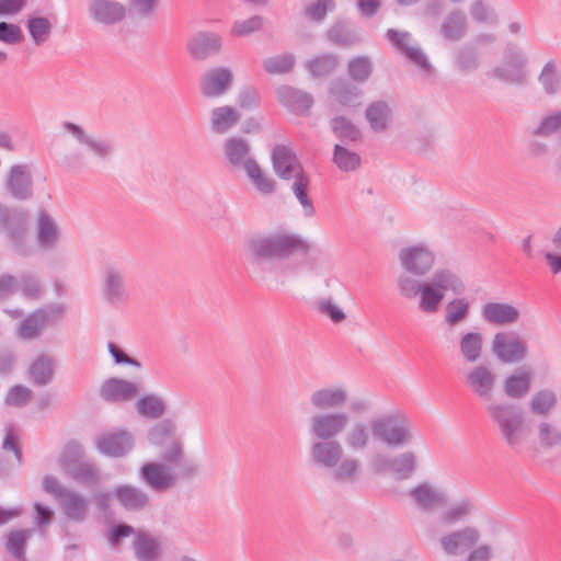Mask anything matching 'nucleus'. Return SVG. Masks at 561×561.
Returning a JSON list of instances; mask_svg holds the SVG:
<instances>
[{"label":"nucleus","mask_w":561,"mask_h":561,"mask_svg":"<svg viewBox=\"0 0 561 561\" xmlns=\"http://www.w3.org/2000/svg\"><path fill=\"white\" fill-rule=\"evenodd\" d=\"M404 273L397 277L399 295L407 300L417 299V308L425 314H435L446 293L462 295L466 284L458 273L448 267L437 268L422 282L416 277L427 275L435 265L434 251L424 243H415L400 249L398 253Z\"/></svg>","instance_id":"1"},{"label":"nucleus","mask_w":561,"mask_h":561,"mask_svg":"<svg viewBox=\"0 0 561 561\" xmlns=\"http://www.w3.org/2000/svg\"><path fill=\"white\" fill-rule=\"evenodd\" d=\"M310 243L300 234L279 230L250 237L244 244V253L251 264L252 276L263 285L284 284L282 274L285 268L279 261L296 253L307 254Z\"/></svg>","instance_id":"2"},{"label":"nucleus","mask_w":561,"mask_h":561,"mask_svg":"<svg viewBox=\"0 0 561 561\" xmlns=\"http://www.w3.org/2000/svg\"><path fill=\"white\" fill-rule=\"evenodd\" d=\"M161 462H146L140 468L141 480L153 491L162 493L180 480H188L198 472L196 461L185 455L183 444L172 439L161 451Z\"/></svg>","instance_id":"3"},{"label":"nucleus","mask_w":561,"mask_h":561,"mask_svg":"<svg viewBox=\"0 0 561 561\" xmlns=\"http://www.w3.org/2000/svg\"><path fill=\"white\" fill-rule=\"evenodd\" d=\"M309 456L317 468L330 470L334 481L352 483L358 478L360 462L353 457H344V447L337 439L312 438Z\"/></svg>","instance_id":"4"},{"label":"nucleus","mask_w":561,"mask_h":561,"mask_svg":"<svg viewBox=\"0 0 561 561\" xmlns=\"http://www.w3.org/2000/svg\"><path fill=\"white\" fill-rule=\"evenodd\" d=\"M491 422L503 442L517 449L526 439L525 419L519 407L504 401H492L484 405Z\"/></svg>","instance_id":"5"},{"label":"nucleus","mask_w":561,"mask_h":561,"mask_svg":"<svg viewBox=\"0 0 561 561\" xmlns=\"http://www.w3.org/2000/svg\"><path fill=\"white\" fill-rule=\"evenodd\" d=\"M373 438L390 448L410 445L414 438L411 420L401 411L375 416L370 420Z\"/></svg>","instance_id":"6"},{"label":"nucleus","mask_w":561,"mask_h":561,"mask_svg":"<svg viewBox=\"0 0 561 561\" xmlns=\"http://www.w3.org/2000/svg\"><path fill=\"white\" fill-rule=\"evenodd\" d=\"M101 296L111 308H123L130 297L126 270L115 263L107 264L101 273Z\"/></svg>","instance_id":"7"},{"label":"nucleus","mask_w":561,"mask_h":561,"mask_svg":"<svg viewBox=\"0 0 561 561\" xmlns=\"http://www.w3.org/2000/svg\"><path fill=\"white\" fill-rule=\"evenodd\" d=\"M491 351L503 364L524 362L529 354L527 342L514 331H499L491 341Z\"/></svg>","instance_id":"8"},{"label":"nucleus","mask_w":561,"mask_h":561,"mask_svg":"<svg viewBox=\"0 0 561 561\" xmlns=\"http://www.w3.org/2000/svg\"><path fill=\"white\" fill-rule=\"evenodd\" d=\"M351 416L343 411L314 413L308 422L311 438L336 439L350 426Z\"/></svg>","instance_id":"9"},{"label":"nucleus","mask_w":561,"mask_h":561,"mask_svg":"<svg viewBox=\"0 0 561 561\" xmlns=\"http://www.w3.org/2000/svg\"><path fill=\"white\" fill-rule=\"evenodd\" d=\"M463 382L481 402H492L497 386L495 370L486 364H474L463 375Z\"/></svg>","instance_id":"10"},{"label":"nucleus","mask_w":561,"mask_h":561,"mask_svg":"<svg viewBox=\"0 0 561 561\" xmlns=\"http://www.w3.org/2000/svg\"><path fill=\"white\" fill-rule=\"evenodd\" d=\"M65 312L66 306L61 304H50L39 308L20 323L19 335L27 340L35 339L49 323L60 319Z\"/></svg>","instance_id":"11"},{"label":"nucleus","mask_w":561,"mask_h":561,"mask_svg":"<svg viewBox=\"0 0 561 561\" xmlns=\"http://www.w3.org/2000/svg\"><path fill=\"white\" fill-rule=\"evenodd\" d=\"M481 538L478 528L465 526L462 528L444 534L438 542L444 554L459 557L474 548Z\"/></svg>","instance_id":"12"},{"label":"nucleus","mask_w":561,"mask_h":561,"mask_svg":"<svg viewBox=\"0 0 561 561\" xmlns=\"http://www.w3.org/2000/svg\"><path fill=\"white\" fill-rule=\"evenodd\" d=\"M225 162L231 171H244L256 160L250 140L241 136L228 137L222 145Z\"/></svg>","instance_id":"13"},{"label":"nucleus","mask_w":561,"mask_h":561,"mask_svg":"<svg viewBox=\"0 0 561 561\" xmlns=\"http://www.w3.org/2000/svg\"><path fill=\"white\" fill-rule=\"evenodd\" d=\"M234 81V75L229 67H214L206 70L199 80L202 94L207 99H218L227 94Z\"/></svg>","instance_id":"14"},{"label":"nucleus","mask_w":561,"mask_h":561,"mask_svg":"<svg viewBox=\"0 0 561 561\" xmlns=\"http://www.w3.org/2000/svg\"><path fill=\"white\" fill-rule=\"evenodd\" d=\"M7 193L16 201H27L33 196V179L28 164H13L4 178Z\"/></svg>","instance_id":"15"},{"label":"nucleus","mask_w":561,"mask_h":561,"mask_svg":"<svg viewBox=\"0 0 561 561\" xmlns=\"http://www.w3.org/2000/svg\"><path fill=\"white\" fill-rule=\"evenodd\" d=\"M386 37L402 55L415 64L425 76L434 73V68L423 50L417 46L410 45L411 34L409 32L389 28Z\"/></svg>","instance_id":"16"},{"label":"nucleus","mask_w":561,"mask_h":561,"mask_svg":"<svg viewBox=\"0 0 561 561\" xmlns=\"http://www.w3.org/2000/svg\"><path fill=\"white\" fill-rule=\"evenodd\" d=\"M81 446L77 443H69L64 456V466L68 474L76 481L84 484H94L98 482V470L90 462L79 461L81 456Z\"/></svg>","instance_id":"17"},{"label":"nucleus","mask_w":561,"mask_h":561,"mask_svg":"<svg viewBox=\"0 0 561 561\" xmlns=\"http://www.w3.org/2000/svg\"><path fill=\"white\" fill-rule=\"evenodd\" d=\"M61 237L60 228L50 213L41 209L35 220V241L37 249L49 252L57 248Z\"/></svg>","instance_id":"18"},{"label":"nucleus","mask_w":561,"mask_h":561,"mask_svg":"<svg viewBox=\"0 0 561 561\" xmlns=\"http://www.w3.org/2000/svg\"><path fill=\"white\" fill-rule=\"evenodd\" d=\"M272 163L275 174L282 180H295L306 174L296 153L285 145H276L273 148Z\"/></svg>","instance_id":"19"},{"label":"nucleus","mask_w":561,"mask_h":561,"mask_svg":"<svg viewBox=\"0 0 561 561\" xmlns=\"http://www.w3.org/2000/svg\"><path fill=\"white\" fill-rule=\"evenodd\" d=\"M90 19L100 25L112 26L121 23L127 14V8L115 0H91L88 5Z\"/></svg>","instance_id":"20"},{"label":"nucleus","mask_w":561,"mask_h":561,"mask_svg":"<svg viewBox=\"0 0 561 561\" xmlns=\"http://www.w3.org/2000/svg\"><path fill=\"white\" fill-rule=\"evenodd\" d=\"M348 399V391L344 387H322L310 393L309 404L317 413L331 412L345 407Z\"/></svg>","instance_id":"21"},{"label":"nucleus","mask_w":561,"mask_h":561,"mask_svg":"<svg viewBox=\"0 0 561 561\" xmlns=\"http://www.w3.org/2000/svg\"><path fill=\"white\" fill-rule=\"evenodd\" d=\"M62 128L67 130L80 145L85 146L96 158L110 159L114 152V144L110 139H100L88 134L81 126L65 122Z\"/></svg>","instance_id":"22"},{"label":"nucleus","mask_w":561,"mask_h":561,"mask_svg":"<svg viewBox=\"0 0 561 561\" xmlns=\"http://www.w3.org/2000/svg\"><path fill=\"white\" fill-rule=\"evenodd\" d=\"M98 450L110 457H123L134 447L131 434L125 430L105 433L95 440Z\"/></svg>","instance_id":"23"},{"label":"nucleus","mask_w":561,"mask_h":561,"mask_svg":"<svg viewBox=\"0 0 561 561\" xmlns=\"http://www.w3.org/2000/svg\"><path fill=\"white\" fill-rule=\"evenodd\" d=\"M99 393L102 399L108 402H128L137 397L139 387L136 382L114 377L103 381Z\"/></svg>","instance_id":"24"},{"label":"nucleus","mask_w":561,"mask_h":561,"mask_svg":"<svg viewBox=\"0 0 561 561\" xmlns=\"http://www.w3.org/2000/svg\"><path fill=\"white\" fill-rule=\"evenodd\" d=\"M221 47V36L209 32H199L187 42V50L195 60H205L217 55Z\"/></svg>","instance_id":"25"},{"label":"nucleus","mask_w":561,"mask_h":561,"mask_svg":"<svg viewBox=\"0 0 561 561\" xmlns=\"http://www.w3.org/2000/svg\"><path fill=\"white\" fill-rule=\"evenodd\" d=\"M276 98L283 106L296 115L308 114L313 104V99L309 93L289 85L278 87Z\"/></svg>","instance_id":"26"},{"label":"nucleus","mask_w":561,"mask_h":561,"mask_svg":"<svg viewBox=\"0 0 561 561\" xmlns=\"http://www.w3.org/2000/svg\"><path fill=\"white\" fill-rule=\"evenodd\" d=\"M410 496L422 512H432L446 504L445 493L428 481L411 489Z\"/></svg>","instance_id":"27"},{"label":"nucleus","mask_w":561,"mask_h":561,"mask_svg":"<svg viewBox=\"0 0 561 561\" xmlns=\"http://www.w3.org/2000/svg\"><path fill=\"white\" fill-rule=\"evenodd\" d=\"M458 354L468 364H477L483 356L484 337L478 330L463 331L458 337Z\"/></svg>","instance_id":"28"},{"label":"nucleus","mask_w":561,"mask_h":561,"mask_svg":"<svg viewBox=\"0 0 561 561\" xmlns=\"http://www.w3.org/2000/svg\"><path fill=\"white\" fill-rule=\"evenodd\" d=\"M482 319L492 325H511L519 320V310L506 302H488L481 308Z\"/></svg>","instance_id":"29"},{"label":"nucleus","mask_w":561,"mask_h":561,"mask_svg":"<svg viewBox=\"0 0 561 561\" xmlns=\"http://www.w3.org/2000/svg\"><path fill=\"white\" fill-rule=\"evenodd\" d=\"M439 33L448 42L461 41L468 33V19L460 9L450 10L442 20Z\"/></svg>","instance_id":"30"},{"label":"nucleus","mask_w":561,"mask_h":561,"mask_svg":"<svg viewBox=\"0 0 561 561\" xmlns=\"http://www.w3.org/2000/svg\"><path fill=\"white\" fill-rule=\"evenodd\" d=\"M113 494L122 507L129 512L142 511L150 503V497L145 490L130 484L118 485Z\"/></svg>","instance_id":"31"},{"label":"nucleus","mask_w":561,"mask_h":561,"mask_svg":"<svg viewBox=\"0 0 561 561\" xmlns=\"http://www.w3.org/2000/svg\"><path fill=\"white\" fill-rule=\"evenodd\" d=\"M531 385V370L526 367H520L504 379L503 391L510 399H523L530 391Z\"/></svg>","instance_id":"32"},{"label":"nucleus","mask_w":561,"mask_h":561,"mask_svg":"<svg viewBox=\"0 0 561 561\" xmlns=\"http://www.w3.org/2000/svg\"><path fill=\"white\" fill-rule=\"evenodd\" d=\"M530 138H551L561 131V110H552L525 129Z\"/></svg>","instance_id":"33"},{"label":"nucleus","mask_w":561,"mask_h":561,"mask_svg":"<svg viewBox=\"0 0 561 561\" xmlns=\"http://www.w3.org/2000/svg\"><path fill=\"white\" fill-rule=\"evenodd\" d=\"M209 116L210 130L218 135L227 134L240 119L238 110L230 105L214 107Z\"/></svg>","instance_id":"34"},{"label":"nucleus","mask_w":561,"mask_h":561,"mask_svg":"<svg viewBox=\"0 0 561 561\" xmlns=\"http://www.w3.org/2000/svg\"><path fill=\"white\" fill-rule=\"evenodd\" d=\"M476 512V504L471 497L463 496L449 506L440 514V522L446 526H454L467 520Z\"/></svg>","instance_id":"35"},{"label":"nucleus","mask_w":561,"mask_h":561,"mask_svg":"<svg viewBox=\"0 0 561 561\" xmlns=\"http://www.w3.org/2000/svg\"><path fill=\"white\" fill-rule=\"evenodd\" d=\"M370 128L376 133L385 131L392 118V110L386 101H375L368 104L365 111Z\"/></svg>","instance_id":"36"},{"label":"nucleus","mask_w":561,"mask_h":561,"mask_svg":"<svg viewBox=\"0 0 561 561\" xmlns=\"http://www.w3.org/2000/svg\"><path fill=\"white\" fill-rule=\"evenodd\" d=\"M330 93L333 100L342 106L355 107L360 104V89L347 80H335L330 88Z\"/></svg>","instance_id":"37"},{"label":"nucleus","mask_w":561,"mask_h":561,"mask_svg":"<svg viewBox=\"0 0 561 561\" xmlns=\"http://www.w3.org/2000/svg\"><path fill=\"white\" fill-rule=\"evenodd\" d=\"M12 252L20 257H30L36 253V247L28 238L27 220L5 236Z\"/></svg>","instance_id":"38"},{"label":"nucleus","mask_w":561,"mask_h":561,"mask_svg":"<svg viewBox=\"0 0 561 561\" xmlns=\"http://www.w3.org/2000/svg\"><path fill=\"white\" fill-rule=\"evenodd\" d=\"M471 304L465 297L449 300L444 310L443 323L448 329H454L460 323L466 322L470 317Z\"/></svg>","instance_id":"39"},{"label":"nucleus","mask_w":561,"mask_h":561,"mask_svg":"<svg viewBox=\"0 0 561 561\" xmlns=\"http://www.w3.org/2000/svg\"><path fill=\"white\" fill-rule=\"evenodd\" d=\"M59 502L68 518L75 522H82L85 519L89 510V502L85 497L69 489Z\"/></svg>","instance_id":"40"},{"label":"nucleus","mask_w":561,"mask_h":561,"mask_svg":"<svg viewBox=\"0 0 561 561\" xmlns=\"http://www.w3.org/2000/svg\"><path fill=\"white\" fill-rule=\"evenodd\" d=\"M134 551L138 561H156L161 554V542L158 538L139 531L134 539Z\"/></svg>","instance_id":"41"},{"label":"nucleus","mask_w":561,"mask_h":561,"mask_svg":"<svg viewBox=\"0 0 561 561\" xmlns=\"http://www.w3.org/2000/svg\"><path fill=\"white\" fill-rule=\"evenodd\" d=\"M373 434L370 423L355 422L344 436L346 447L352 451L366 450L371 442Z\"/></svg>","instance_id":"42"},{"label":"nucleus","mask_w":561,"mask_h":561,"mask_svg":"<svg viewBox=\"0 0 561 561\" xmlns=\"http://www.w3.org/2000/svg\"><path fill=\"white\" fill-rule=\"evenodd\" d=\"M419 459L414 451L405 450L392 455V474L398 480L411 478L417 470Z\"/></svg>","instance_id":"43"},{"label":"nucleus","mask_w":561,"mask_h":561,"mask_svg":"<svg viewBox=\"0 0 561 561\" xmlns=\"http://www.w3.org/2000/svg\"><path fill=\"white\" fill-rule=\"evenodd\" d=\"M526 64V57L518 53L516 54L514 60L508 62L505 66L496 67L493 70V76L510 83H523L525 81L526 75L523 70V67Z\"/></svg>","instance_id":"44"},{"label":"nucleus","mask_w":561,"mask_h":561,"mask_svg":"<svg viewBox=\"0 0 561 561\" xmlns=\"http://www.w3.org/2000/svg\"><path fill=\"white\" fill-rule=\"evenodd\" d=\"M136 409L141 416L156 420L165 413L167 404L161 396L150 393L138 399L136 402Z\"/></svg>","instance_id":"45"},{"label":"nucleus","mask_w":561,"mask_h":561,"mask_svg":"<svg viewBox=\"0 0 561 561\" xmlns=\"http://www.w3.org/2000/svg\"><path fill=\"white\" fill-rule=\"evenodd\" d=\"M330 127L334 136L341 142H357L362 138L359 128L348 118L336 116L330 121Z\"/></svg>","instance_id":"46"},{"label":"nucleus","mask_w":561,"mask_h":561,"mask_svg":"<svg viewBox=\"0 0 561 561\" xmlns=\"http://www.w3.org/2000/svg\"><path fill=\"white\" fill-rule=\"evenodd\" d=\"M26 28L34 45L45 44L53 31V24L46 16L30 15L26 20Z\"/></svg>","instance_id":"47"},{"label":"nucleus","mask_w":561,"mask_h":561,"mask_svg":"<svg viewBox=\"0 0 561 561\" xmlns=\"http://www.w3.org/2000/svg\"><path fill=\"white\" fill-rule=\"evenodd\" d=\"M558 402L557 393L549 388L536 391L529 400V409L537 415H549Z\"/></svg>","instance_id":"48"},{"label":"nucleus","mask_w":561,"mask_h":561,"mask_svg":"<svg viewBox=\"0 0 561 561\" xmlns=\"http://www.w3.org/2000/svg\"><path fill=\"white\" fill-rule=\"evenodd\" d=\"M27 220L26 213L0 203V231L7 236Z\"/></svg>","instance_id":"49"},{"label":"nucleus","mask_w":561,"mask_h":561,"mask_svg":"<svg viewBox=\"0 0 561 561\" xmlns=\"http://www.w3.org/2000/svg\"><path fill=\"white\" fill-rule=\"evenodd\" d=\"M53 359L47 355H41L30 366L28 373L33 382L37 386L48 385L54 376Z\"/></svg>","instance_id":"50"},{"label":"nucleus","mask_w":561,"mask_h":561,"mask_svg":"<svg viewBox=\"0 0 561 561\" xmlns=\"http://www.w3.org/2000/svg\"><path fill=\"white\" fill-rule=\"evenodd\" d=\"M538 81L549 95H554L561 90V79L554 60H549L545 64Z\"/></svg>","instance_id":"51"},{"label":"nucleus","mask_w":561,"mask_h":561,"mask_svg":"<svg viewBox=\"0 0 561 561\" xmlns=\"http://www.w3.org/2000/svg\"><path fill=\"white\" fill-rule=\"evenodd\" d=\"M333 162L340 170L351 172L359 168L362 159L357 152L336 144L333 150Z\"/></svg>","instance_id":"52"},{"label":"nucleus","mask_w":561,"mask_h":561,"mask_svg":"<svg viewBox=\"0 0 561 561\" xmlns=\"http://www.w3.org/2000/svg\"><path fill=\"white\" fill-rule=\"evenodd\" d=\"M295 60L290 53L271 56L263 60V68L268 75H284L293 70Z\"/></svg>","instance_id":"53"},{"label":"nucleus","mask_w":561,"mask_h":561,"mask_svg":"<svg viewBox=\"0 0 561 561\" xmlns=\"http://www.w3.org/2000/svg\"><path fill=\"white\" fill-rule=\"evenodd\" d=\"M252 185L262 194L270 195L275 191V182L263 173L259 163L255 161L250 168L243 171Z\"/></svg>","instance_id":"54"},{"label":"nucleus","mask_w":561,"mask_h":561,"mask_svg":"<svg viewBox=\"0 0 561 561\" xmlns=\"http://www.w3.org/2000/svg\"><path fill=\"white\" fill-rule=\"evenodd\" d=\"M19 290L31 300H38L44 294V287L38 276L28 272L19 276Z\"/></svg>","instance_id":"55"},{"label":"nucleus","mask_w":561,"mask_h":561,"mask_svg":"<svg viewBox=\"0 0 561 561\" xmlns=\"http://www.w3.org/2000/svg\"><path fill=\"white\" fill-rule=\"evenodd\" d=\"M33 534V529L13 530L8 535L5 547L18 560H24L25 546Z\"/></svg>","instance_id":"56"},{"label":"nucleus","mask_w":561,"mask_h":561,"mask_svg":"<svg viewBox=\"0 0 561 561\" xmlns=\"http://www.w3.org/2000/svg\"><path fill=\"white\" fill-rule=\"evenodd\" d=\"M309 178L307 174L300 175L294 180L291 190L300 203L306 217H312L316 213L312 201L308 196Z\"/></svg>","instance_id":"57"},{"label":"nucleus","mask_w":561,"mask_h":561,"mask_svg":"<svg viewBox=\"0 0 561 561\" xmlns=\"http://www.w3.org/2000/svg\"><path fill=\"white\" fill-rule=\"evenodd\" d=\"M264 20L261 15H253L245 20L236 21L231 27V35L245 37L263 28Z\"/></svg>","instance_id":"58"},{"label":"nucleus","mask_w":561,"mask_h":561,"mask_svg":"<svg viewBox=\"0 0 561 561\" xmlns=\"http://www.w3.org/2000/svg\"><path fill=\"white\" fill-rule=\"evenodd\" d=\"M336 58L333 55L324 54L311 59L307 64V69L313 77H323L334 70Z\"/></svg>","instance_id":"59"},{"label":"nucleus","mask_w":561,"mask_h":561,"mask_svg":"<svg viewBox=\"0 0 561 561\" xmlns=\"http://www.w3.org/2000/svg\"><path fill=\"white\" fill-rule=\"evenodd\" d=\"M455 64L462 71L474 70L479 66V56L474 48L463 46L456 51Z\"/></svg>","instance_id":"60"},{"label":"nucleus","mask_w":561,"mask_h":561,"mask_svg":"<svg viewBox=\"0 0 561 561\" xmlns=\"http://www.w3.org/2000/svg\"><path fill=\"white\" fill-rule=\"evenodd\" d=\"M175 432V425L171 420H163L153 425L148 434V439L153 445H162Z\"/></svg>","instance_id":"61"},{"label":"nucleus","mask_w":561,"mask_h":561,"mask_svg":"<svg viewBox=\"0 0 561 561\" xmlns=\"http://www.w3.org/2000/svg\"><path fill=\"white\" fill-rule=\"evenodd\" d=\"M538 440L542 448L550 449L560 445V433L556 431L553 425L547 421H542L537 426Z\"/></svg>","instance_id":"62"},{"label":"nucleus","mask_w":561,"mask_h":561,"mask_svg":"<svg viewBox=\"0 0 561 561\" xmlns=\"http://www.w3.org/2000/svg\"><path fill=\"white\" fill-rule=\"evenodd\" d=\"M348 73L357 82H365L371 73V62L367 57H356L348 62Z\"/></svg>","instance_id":"63"},{"label":"nucleus","mask_w":561,"mask_h":561,"mask_svg":"<svg viewBox=\"0 0 561 561\" xmlns=\"http://www.w3.org/2000/svg\"><path fill=\"white\" fill-rule=\"evenodd\" d=\"M261 95L259 90L253 85L242 87L237 94V104L243 110H255L259 107Z\"/></svg>","instance_id":"64"}]
</instances>
